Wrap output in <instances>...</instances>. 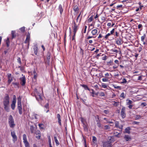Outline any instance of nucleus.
<instances>
[{
	"mask_svg": "<svg viewBox=\"0 0 147 147\" xmlns=\"http://www.w3.org/2000/svg\"><path fill=\"white\" fill-rule=\"evenodd\" d=\"M80 54H81V55H84L83 51V49L81 48H80Z\"/></svg>",
	"mask_w": 147,
	"mask_h": 147,
	"instance_id": "obj_41",
	"label": "nucleus"
},
{
	"mask_svg": "<svg viewBox=\"0 0 147 147\" xmlns=\"http://www.w3.org/2000/svg\"><path fill=\"white\" fill-rule=\"evenodd\" d=\"M73 9L75 12L78 13L79 10L78 6L77 5L74 6L73 7Z\"/></svg>",
	"mask_w": 147,
	"mask_h": 147,
	"instance_id": "obj_22",
	"label": "nucleus"
},
{
	"mask_svg": "<svg viewBox=\"0 0 147 147\" xmlns=\"http://www.w3.org/2000/svg\"><path fill=\"white\" fill-rule=\"evenodd\" d=\"M121 115L123 118H124L126 117L125 107H122L121 111Z\"/></svg>",
	"mask_w": 147,
	"mask_h": 147,
	"instance_id": "obj_5",
	"label": "nucleus"
},
{
	"mask_svg": "<svg viewBox=\"0 0 147 147\" xmlns=\"http://www.w3.org/2000/svg\"><path fill=\"white\" fill-rule=\"evenodd\" d=\"M45 108H46L47 109V108H49V104L48 103H47L46 104L45 106Z\"/></svg>",
	"mask_w": 147,
	"mask_h": 147,
	"instance_id": "obj_60",
	"label": "nucleus"
},
{
	"mask_svg": "<svg viewBox=\"0 0 147 147\" xmlns=\"http://www.w3.org/2000/svg\"><path fill=\"white\" fill-rule=\"evenodd\" d=\"M9 97L8 94H6L3 99V103L4 108L7 112L9 111Z\"/></svg>",
	"mask_w": 147,
	"mask_h": 147,
	"instance_id": "obj_1",
	"label": "nucleus"
},
{
	"mask_svg": "<svg viewBox=\"0 0 147 147\" xmlns=\"http://www.w3.org/2000/svg\"><path fill=\"white\" fill-rule=\"evenodd\" d=\"M114 141V140H113V137H111L109 139V141L103 143V147H112L111 143Z\"/></svg>",
	"mask_w": 147,
	"mask_h": 147,
	"instance_id": "obj_2",
	"label": "nucleus"
},
{
	"mask_svg": "<svg viewBox=\"0 0 147 147\" xmlns=\"http://www.w3.org/2000/svg\"><path fill=\"white\" fill-rule=\"evenodd\" d=\"M119 96L121 98H124L125 97V93L123 92L121 93Z\"/></svg>",
	"mask_w": 147,
	"mask_h": 147,
	"instance_id": "obj_30",
	"label": "nucleus"
},
{
	"mask_svg": "<svg viewBox=\"0 0 147 147\" xmlns=\"http://www.w3.org/2000/svg\"><path fill=\"white\" fill-rule=\"evenodd\" d=\"M104 112L106 114H108L109 113V112L108 110H105L104 111Z\"/></svg>",
	"mask_w": 147,
	"mask_h": 147,
	"instance_id": "obj_51",
	"label": "nucleus"
},
{
	"mask_svg": "<svg viewBox=\"0 0 147 147\" xmlns=\"http://www.w3.org/2000/svg\"><path fill=\"white\" fill-rule=\"evenodd\" d=\"M30 130L31 133H33L34 132V127L33 126H31L30 127Z\"/></svg>",
	"mask_w": 147,
	"mask_h": 147,
	"instance_id": "obj_32",
	"label": "nucleus"
},
{
	"mask_svg": "<svg viewBox=\"0 0 147 147\" xmlns=\"http://www.w3.org/2000/svg\"><path fill=\"white\" fill-rule=\"evenodd\" d=\"M109 74L108 73H105L104 72H103L102 74V77H104L109 78Z\"/></svg>",
	"mask_w": 147,
	"mask_h": 147,
	"instance_id": "obj_15",
	"label": "nucleus"
},
{
	"mask_svg": "<svg viewBox=\"0 0 147 147\" xmlns=\"http://www.w3.org/2000/svg\"><path fill=\"white\" fill-rule=\"evenodd\" d=\"M141 117L139 115H136L135 117V119L136 120H137L140 118Z\"/></svg>",
	"mask_w": 147,
	"mask_h": 147,
	"instance_id": "obj_40",
	"label": "nucleus"
},
{
	"mask_svg": "<svg viewBox=\"0 0 147 147\" xmlns=\"http://www.w3.org/2000/svg\"><path fill=\"white\" fill-rule=\"evenodd\" d=\"M21 84L22 86H24L26 83V79L24 76L20 78Z\"/></svg>",
	"mask_w": 147,
	"mask_h": 147,
	"instance_id": "obj_10",
	"label": "nucleus"
},
{
	"mask_svg": "<svg viewBox=\"0 0 147 147\" xmlns=\"http://www.w3.org/2000/svg\"><path fill=\"white\" fill-rule=\"evenodd\" d=\"M97 140L96 138L94 136H93L92 137V142L94 143H95L96 142Z\"/></svg>",
	"mask_w": 147,
	"mask_h": 147,
	"instance_id": "obj_34",
	"label": "nucleus"
},
{
	"mask_svg": "<svg viewBox=\"0 0 147 147\" xmlns=\"http://www.w3.org/2000/svg\"><path fill=\"white\" fill-rule=\"evenodd\" d=\"M133 56H134L135 59V60H136L137 59V58L139 55V54L138 53H135L134 55H133Z\"/></svg>",
	"mask_w": 147,
	"mask_h": 147,
	"instance_id": "obj_37",
	"label": "nucleus"
},
{
	"mask_svg": "<svg viewBox=\"0 0 147 147\" xmlns=\"http://www.w3.org/2000/svg\"><path fill=\"white\" fill-rule=\"evenodd\" d=\"M102 59L103 60H105L108 58V56L104 54L102 55Z\"/></svg>",
	"mask_w": 147,
	"mask_h": 147,
	"instance_id": "obj_26",
	"label": "nucleus"
},
{
	"mask_svg": "<svg viewBox=\"0 0 147 147\" xmlns=\"http://www.w3.org/2000/svg\"><path fill=\"white\" fill-rule=\"evenodd\" d=\"M102 80L103 82H107L108 81V78H103Z\"/></svg>",
	"mask_w": 147,
	"mask_h": 147,
	"instance_id": "obj_46",
	"label": "nucleus"
},
{
	"mask_svg": "<svg viewBox=\"0 0 147 147\" xmlns=\"http://www.w3.org/2000/svg\"><path fill=\"white\" fill-rule=\"evenodd\" d=\"M23 140L25 147H29V144L27 140L26 136L25 134L23 135Z\"/></svg>",
	"mask_w": 147,
	"mask_h": 147,
	"instance_id": "obj_4",
	"label": "nucleus"
},
{
	"mask_svg": "<svg viewBox=\"0 0 147 147\" xmlns=\"http://www.w3.org/2000/svg\"><path fill=\"white\" fill-rule=\"evenodd\" d=\"M7 76L8 79V82L9 84L13 80L12 78L11 77V74H8Z\"/></svg>",
	"mask_w": 147,
	"mask_h": 147,
	"instance_id": "obj_11",
	"label": "nucleus"
},
{
	"mask_svg": "<svg viewBox=\"0 0 147 147\" xmlns=\"http://www.w3.org/2000/svg\"><path fill=\"white\" fill-rule=\"evenodd\" d=\"M119 65H117V64H116V65H115L113 66V68L114 69H116L118 67Z\"/></svg>",
	"mask_w": 147,
	"mask_h": 147,
	"instance_id": "obj_45",
	"label": "nucleus"
},
{
	"mask_svg": "<svg viewBox=\"0 0 147 147\" xmlns=\"http://www.w3.org/2000/svg\"><path fill=\"white\" fill-rule=\"evenodd\" d=\"M16 31H12L11 32V34L12 36V38L13 39L16 36L15 34Z\"/></svg>",
	"mask_w": 147,
	"mask_h": 147,
	"instance_id": "obj_27",
	"label": "nucleus"
},
{
	"mask_svg": "<svg viewBox=\"0 0 147 147\" xmlns=\"http://www.w3.org/2000/svg\"><path fill=\"white\" fill-rule=\"evenodd\" d=\"M78 29V26L76 25V24H75V23H74V27L73 28V32L74 33V34H76V31Z\"/></svg>",
	"mask_w": 147,
	"mask_h": 147,
	"instance_id": "obj_16",
	"label": "nucleus"
},
{
	"mask_svg": "<svg viewBox=\"0 0 147 147\" xmlns=\"http://www.w3.org/2000/svg\"><path fill=\"white\" fill-rule=\"evenodd\" d=\"M115 63L117 65H119V61L117 60H116L114 61Z\"/></svg>",
	"mask_w": 147,
	"mask_h": 147,
	"instance_id": "obj_54",
	"label": "nucleus"
},
{
	"mask_svg": "<svg viewBox=\"0 0 147 147\" xmlns=\"http://www.w3.org/2000/svg\"><path fill=\"white\" fill-rule=\"evenodd\" d=\"M54 138L55 139V141L56 143V145L58 146L59 144V143L57 139V137L55 136Z\"/></svg>",
	"mask_w": 147,
	"mask_h": 147,
	"instance_id": "obj_29",
	"label": "nucleus"
},
{
	"mask_svg": "<svg viewBox=\"0 0 147 147\" xmlns=\"http://www.w3.org/2000/svg\"><path fill=\"white\" fill-rule=\"evenodd\" d=\"M93 18L92 17H91L88 19V21L89 22H90L92 21Z\"/></svg>",
	"mask_w": 147,
	"mask_h": 147,
	"instance_id": "obj_55",
	"label": "nucleus"
},
{
	"mask_svg": "<svg viewBox=\"0 0 147 147\" xmlns=\"http://www.w3.org/2000/svg\"><path fill=\"white\" fill-rule=\"evenodd\" d=\"M18 62L20 63V64H21L22 63L21 59L20 58H18Z\"/></svg>",
	"mask_w": 147,
	"mask_h": 147,
	"instance_id": "obj_52",
	"label": "nucleus"
},
{
	"mask_svg": "<svg viewBox=\"0 0 147 147\" xmlns=\"http://www.w3.org/2000/svg\"><path fill=\"white\" fill-rule=\"evenodd\" d=\"M112 51L116 53H118V51L117 49L112 50Z\"/></svg>",
	"mask_w": 147,
	"mask_h": 147,
	"instance_id": "obj_58",
	"label": "nucleus"
},
{
	"mask_svg": "<svg viewBox=\"0 0 147 147\" xmlns=\"http://www.w3.org/2000/svg\"><path fill=\"white\" fill-rule=\"evenodd\" d=\"M123 6L122 5H117L116 8L117 9H119L120 8H122Z\"/></svg>",
	"mask_w": 147,
	"mask_h": 147,
	"instance_id": "obj_43",
	"label": "nucleus"
},
{
	"mask_svg": "<svg viewBox=\"0 0 147 147\" xmlns=\"http://www.w3.org/2000/svg\"><path fill=\"white\" fill-rule=\"evenodd\" d=\"M111 34L110 33H109L108 34H106V35H105V36H102V37H104V38L107 39L108 38V37L110 36L111 35Z\"/></svg>",
	"mask_w": 147,
	"mask_h": 147,
	"instance_id": "obj_36",
	"label": "nucleus"
},
{
	"mask_svg": "<svg viewBox=\"0 0 147 147\" xmlns=\"http://www.w3.org/2000/svg\"><path fill=\"white\" fill-rule=\"evenodd\" d=\"M127 82V80L125 78H123L122 80L121 83L123 84H126Z\"/></svg>",
	"mask_w": 147,
	"mask_h": 147,
	"instance_id": "obj_38",
	"label": "nucleus"
},
{
	"mask_svg": "<svg viewBox=\"0 0 147 147\" xmlns=\"http://www.w3.org/2000/svg\"><path fill=\"white\" fill-rule=\"evenodd\" d=\"M146 37V35L145 34H144L141 37V40L143 42V44L145 45L146 43L144 42V40Z\"/></svg>",
	"mask_w": 147,
	"mask_h": 147,
	"instance_id": "obj_17",
	"label": "nucleus"
},
{
	"mask_svg": "<svg viewBox=\"0 0 147 147\" xmlns=\"http://www.w3.org/2000/svg\"><path fill=\"white\" fill-rule=\"evenodd\" d=\"M14 100H15V101L16 102V96L15 95H13V101H14Z\"/></svg>",
	"mask_w": 147,
	"mask_h": 147,
	"instance_id": "obj_56",
	"label": "nucleus"
},
{
	"mask_svg": "<svg viewBox=\"0 0 147 147\" xmlns=\"http://www.w3.org/2000/svg\"><path fill=\"white\" fill-rule=\"evenodd\" d=\"M115 127L117 128H118L119 129H122L123 126L122 125H119V122L116 121L115 122Z\"/></svg>",
	"mask_w": 147,
	"mask_h": 147,
	"instance_id": "obj_12",
	"label": "nucleus"
},
{
	"mask_svg": "<svg viewBox=\"0 0 147 147\" xmlns=\"http://www.w3.org/2000/svg\"><path fill=\"white\" fill-rule=\"evenodd\" d=\"M37 74H34V75L33 79L34 80H36V79L37 78Z\"/></svg>",
	"mask_w": 147,
	"mask_h": 147,
	"instance_id": "obj_53",
	"label": "nucleus"
},
{
	"mask_svg": "<svg viewBox=\"0 0 147 147\" xmlns=\"http://www.w3.org/2000/svg\"><path fill=\"white\" fill-rule=\"evenodd\" d=\"M57 117L58 118V123H59V125L61 126V119L60 115L59 114H57Z\"/></svg>",
	"mask_w": 147,
	"mask_h": 147,
	"instance_id": "obj_18",
	"label": "nucleus"
},
{
	"mask_svg": "<svg viewBox=\"0 0 147 147\" xmlns=\"http://www.w3.org/2000/svg\"><path fill=\"white\" fill-rule=\"evenodd\" d=\"M8 122L10 127L13 128L15 127V124L13 119L11 115H10L9 117Z\"/></svg>",
	"mask_w": 147,
	"mask_h": 147,
	"instance_id": "obj_3",
	"label": "nucleus"
},
{
	"mask_svg": "<svg viewBox=\"0 0 147 147\" xmlns=\"http://www.w3.org/2000/svg\"><path fill=\"white\" fill-rule=\"evenodd\" d=\"M25 28L24 27H22V28H21L20 29V30L22 32H23L24 31H25Z\"/></svg>",
	"mask_w": 147,
	"mask_h": 147,
	"instance_id": "obj_47",
	"label": "nucleus"
},
{
	"mask_svg": "<svg viewBox=\"0 0 147 147\" xmlns=\"http://www.w3.org/2000/svg\"><path fill=\"white\" fill-rule=\"evenodd\" d=\"M115 28H113L110 32V34H113L115 32Z\"/></svg>",
	"mask_w": 147,
	"mask_h": 147,
	"instance_id": "obj_49",
	"label": "nucleus"
},
{
	"mask_svg": "<svg viewBox=\"0 0 147 147\" xmlns=\"http://www.w3.org/2000/svg\"><path fill=\"white\" fill-rule=\"evenodd\" d=\"M22 97L21 96H19L18 98V105L21 104V99Z\"/></svg>",
	"mask_w": 147,
	"mask_h": 147,
	"instance_id": "obj_25",
	"label": "nucleus"
},
{
	"mask_svg": "<svg viewBox=\"0 0 147 147\" xmlns=\"http://www.w3.org/2000/svg\"><path fill=\"white\" fill-rule=\"evenodd\" d=\"M51 53L49 52H48L47 53V60L48 61V63L49 62V60L51 57Z\"/></svg>",
	"mask_w": 147,
	"mask_h": 147,
	"instance_id": "obj_24",
	"label": "nucleus"
},
{
	"mask_svg": "<svg viewBox=\"0 0 147 147\" xmlns=\"http://www.w3.org/2000/svg\"><path fill=\"white\" fill-rule=\"evenodd\" d=\"M58 9L60 12L61 15L63 11V8L61 4H60L59 6Z\"/></svg>",
	"mask_w": 147,
	"mask_h": 147,
	"instance_id": "obj_23",
	"label": "nucleus"
},
{
	"mask_svg": "<svg viewBox=\"0 0 147 147\" xmlns=\"http://www.w3.org/2000/svg\"><path fill=\"white\" fill-rule=\"evenodd\" d=\"M33 116H34L35 118L37 119H38V115L36 114H35L34 113L33 115Z\"/></svg>",
	"mask_w": 147,
	"mask_h": 147,
	"instance_id": "obj_50",
	"label": "nucleus"
},
{
	"mask_svg": "<svg viewBox=\"0 0 147 147\" xmlns=\"http://www.w3.org/2000/svg\"><path fill=\"white\" fill-rule=\"evenodd\" d=\"M139 123H140L139 122H137V121H134L132 123V124H133L139 125Z\"/></svg>",
	"mask_w": 147,
	"mask_h": 147,
	"instance_id": "obj_42",
	"label": "nucleus"
},
{
	"mask_svg": "<svg viewBox=\"0 0 147 147\" xmlns=\"http://www.w3.org/2000/svg\"><path fill=\"white\" fill-rule=\"evenodd\" d=\"M38 48L36 46H35L34 48V53L35 55H36L37 53V51H38Z\"/></svg>",
	"mask_w": 147,
	"mask_h": 147,
	"instance_id": "obj_28",
	"label": "nucleus"
},
{
	"mask_svg": "<svg viewBox=\"0 0 147 147\" xmlns=\"http://www.w3.org/2000/svg\"><path fill=\"white\" fill-rule=\"evenodd\" d=\"M80 85L81 86H82L83 87L85 90H89V91L90 92H92L93 94H94V91L93 90H90V89L88 88L87 85L85 84H81Z\"/></svg>",
	"mask_w": 147,
	"mask_h": 147,
	"instance_id": "obj_8",
	"label": "nucleus"
},
{
	"mask_svg": "<svg viewBox=\"0 0 147 147\" xmlns=\"http://www.w3.org/2000/svg\"><path fill=\"white\" fill-rule=\"evenodd\" d=\"M104 128L105 129H110L109 126V125H106L105 126Z\"/></svg>",
	"mask_w": 147,
	"mask_h": 147,
	"instance_id": "obj_48",
	"label": "nucleus"
},
{
	"mask_svg": "<svg viewBox=\"0 0 147 147\" xmlns=\"http://www.w3.org/2000/svg\"><path fill=\"white\" fill-rule=\"evenodd\" d=\"M142 79V77L141 76H139L138 77V80H141Z\"/></svg>",
	"mask_w": 147,
	"mask_h": 147,
	"instance_id": "obj_64",
	"label": "nucleus"
},
{
	"mask_svg": "<svg viewBox=\"0 0 147 147\" xmlns=\"http://www.w3.org/2000/svg\"><path fill=\"white\" fill-rule=\"evenodd\" d=\"M18 109L19 111V113L20 115L22 114V105H18Z\"/></svg>",
	"mask_w": 147,
	"mask_h": 147,
	"instance_id": "obj_14",
	"label": "nucleus"
},
{
	"mask_svg": "<svg viewBox=\"0 0 147 147\" xmlns=\"http://www.w3.org/2000/svg\"><path fill=\"white\" fill-rule=\"evenodd\" d=\"M126 104H132L133 103V102L131 100H130L129 99H127L126 100Z\"/></svg>",
	"mask_w": 147,
	"mask_h": 147,
	"instance_id": "obj_31",
	"label": "nucleus"
},
{
	"mask_svg": "<svg viewBox=\"0 0 147 147\" xmlns=\"http://www.w3.org/2000/svg\"><path fill=\"white\" fill-rule=\"evenodd\" d=\"M48 142L49 143H51V138L50 136H48Z\"/></svg>",
	"mask_w": 147,
	"mask_h": 147,
	"instance_id": "obj_57",
	"label": "nucleus"
},
{
	"mask_svg": "<svg viewBox=\"0 0 147 147\" xmlns=\"http://www.w3.org/2000/svg\"><path fill=\"white\" fill-rule=\"evenodd\" d=\"M131 129L129 127H127L125 129L124 132V133H127L128 134H129L130 133V130Z\"/></svg>",
	"mask_w": 147,
	"mask_h": 147,
	"instance_id": "obj_21",
	"label": "nucleus"
},
{
	"mask_svg": "<svg viewBox=\"0 0 147 147\" xmlns=\"http://www.w3.org/2000/svg\"><path fill=\"white\" fill-rule=\"evenodd\" d=\"M133 107V105H130L129 106H128V107L130 109H132V108Z\"/></svg>",
	"mask_w": 147,
	"mask_h": 147,
	"instance_id": "obj_59",
	"label": "nucleus"
},
{
	"mask_svg": "<svg viewBox=\"0 0 147 147\" xmlns=\"http://www.w3.org/2000/svg\"><path fill=\"white\" fill-rule=\"evenodd\" d=\"M124 138L126 141L130 140L131 139V138L130 136L127 135H125Z\"/></svg>",
	"mask_w": 147,
	"mask_h": 147,
	"instance_id": "obj_19",
	"label": "nucleus"
},
{
	"mask_svg": "<svg viewBox=\"0 0 147 147\" xmlns=\"http://www.w3.org/2000/svg\"><path fill=\"white\" fill-rule=\"evenodd\" d=\"M33 92L34 94L36 97L38 96L40 98H41V97L40 96L41 93H40L39 92H38L36 89L35 88L34 89L33 91Z\"/></svg>",
	"mask_w": 147,
	"mask_h": 147,
	"instance_id": "obj_7",
	"label": "nucleus"
},
{
	"mask_svg": "<svg viewBox=\"0 0 147 147\" xmlns=\"http://www.w3.org/2000/svg\"><path fill=\"white\" fill-rule=\"evenodd\" d=\"M138 28L139 29H141V30L142 28V26L141 24H139L138 25Z\"/></svg>",
	"mask_w": 147,
	"mask_h": 147,
	"instance_id": "obj_39",
	"label": "nucleus"
},
{
	"mask_svg": "<svg viewBox=\"0 0 147 147\" xmlns=\"http://www.w3.org/2000/svg\"><path fill=\"white\" fill-rule=\"evenodd\" d=\"M36 137L38 139H39L40 138V134H39V135H38V136H36Z\"/></svg>",
	"mask_w": 147,
	"mask_h": 147,
	"instance_id": "obj_61",
	"label": "nucleus"
},
{
	"mask_svg": "<svg viewBox=\"0 0 147 147\" xmlns=\"http://www.w3.org/2000/svg\"><path fill=\"white\" fill-rule=\"evenodd\" d=\"M113 105L114 106L117 107L118 105V103L115 101H114Z\"/></svg>",
	"mask_w": 147,
	"mask_h": 147,
	"instance_id": "obj_44",
	"label": "nucleus"
},
{
	"mask_svg": "<svg viewBox=\"0 0 147 147\" xmlns=\"http://www.w3.org/2000/svg\"><path fill=\"white\" fill-rule=\"evenodd\" d=\"M123 43L122 39L120 37H119L117 39L116 44L118 45H120Z\"/></svg>",
	"mask_w": 147,
	"mask_h": 147,
	"instance_id": "obj_13",
	"label": "nucleus"
},
{
	"mask_svg": "<svg viewBox=\"0 0 147 147\" xmlns=\"http://www.w3.org/2000/svg\"><path fill=\"white\" fill-rule=\"evenodd\" d=\"M16 102L15 100L14 101H12V103L11 105V107L12 109L13 110L14 109L15 107V105Z\"/></svg>",
	"mask_w": 147,
	"mask_h": 147,
	"instance_id": "obj_20",
	"label": "nucleus"
},
{
	"mask_svg": "<svg viewBox=\"0 0 147 147\" xmlns=\"http://www.w3.org/2000/svg\"><path fill=\"white\" fill-rule=\"evenodd\" d=\"M97 30L96 29H94L92 31V33L93 35H95L97 32Z\"/></svg>",
	"mask_w": 147,
	"mask_h": 147,
	"instance_id": "obj_33",
	"label": "nucleus"
},
{
	"mask_svg": "<svg viewBox=\"0 0 147 147\" xmlns=\"http://www.w3.org/2000/svg\"><path fill=\"white\" fill-rule=\"evenodd\" d=\"M42 125H43V124H39V125H38V126L40 128H42Z\"/></svg>",
	"mask_w": 147,
	"mask_h": 147,
	"instance_id": "obj_62",
	"label": "nucleus"
},
{
	"mask_svg": "<svg viewBox=\"0 0 147 147\" xmlns=\"http://www.w3.org/2000/svg\"><path fill=\"white\" fill-rule=\"evenodd\" d=\"M30 35H27L26 36V40L25 41V43L28 44V49L29 48V40L30 39Z\"/></svg>",
	"mask_w": 147,
	"mask_h": 147,
	"instance_id": "obj_9",
	"label": "nucleus"
},
{
	"mask_svg": "<svg viewBox=\"0 0 147 147\" xmlns=\"http://www.w3.org/2000/svg\"><path fill=\"white\" fill-rule=\"evenodd\" d=\"M94 86L96 89H98V84H96Z\"/></svg>",
	"mask_w": 147,
	"mask_h": 147,
	"instance_id": "obj_63",
	"label": "nucleus"
},
{
	"mask_svg": "<svg viewBox=\"0 0 147 147\" xmlns=\"http://www.w3.org/2000/svg\"><path fill=\"white\" fill-rule=\"evenodd\" d=\"M11 135L13 138V141L15 142L17 140V137L14 131H12L11 132Z\"/></svg>",
	"mask_w": 147,
	"mask_h": 147,
	"instance_id": "obj_6",
	"label": "nucleus"
},
{
	"mask_svg": "<svg viewBox=\"0 0 147 147\" xmlns=\"http://www.w3.org/2000/svg\"><path fill=\"white\" fill-rule=\"evenodd\" d=\"M102 87L105 88H107V85L105 84L102 83Z\"/></svg>",
	"mask_w": 147,
	"mask_h": 147,
	"instance_id": "obj_35",
	"label": "nucleus"
}]
</instances>
